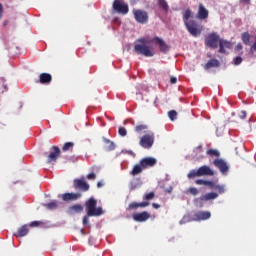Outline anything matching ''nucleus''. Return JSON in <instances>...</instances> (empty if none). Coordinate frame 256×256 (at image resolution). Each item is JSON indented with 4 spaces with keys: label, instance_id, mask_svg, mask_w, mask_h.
Returning <instances> with one entry per match:
<instances>
[{
    "label": "nucleus",
    "instance_id": "a18cd8bd",
    "mask_svg": "<svg viewBox=\"0 0 256 256\" xmlns=\"http://www.w3.org/2000/svg\"><path fill=\"white\" fill-rule=\"evenodd\" d=\"M170 83H171V85H175V84L177 83V77L172 76V77L170 78Z\"/></svg>",
    "mask_w": 256,
    "mask_h": 256
},
{
    "label": "nucleus",
    "instance_id": "f03ea898",
    "mask_svg": "<svg viewBox=\"0 0 256 256\" xmlns=\"http://www.w3.org/2000/svg\"><path fill=\"white\" fill-rule=\"evenodd\" d=\"M192 15H193V12H191V9L188 8L184 11L183 13L184 25L188 33H190L192 37H199V35L203 33V25H201L195 20H189L190 17H192Z\"/></svg>",
    "mask_w": 256,
    "mask_h": 256
},
{
    "label": "nucleus",
    "instance_id": "de8ad7c7",
    "mask_svg": "<svg viewBox=\"0 0 256 256\" xmlns=\"http://www.w3.org/2000/svg\"><path fill=\"white\" fill-rule=\"evenodd\" d=\"M240 3H244V5H250L251 0H240Z\"/></svg>",
    "mask_w": 256,
    "mask_h": 256
},
{
    "label": "nucleus",
    "instance_id": "20e7f679",
    "mask_svg": "<svg viewBox=\"0 0 256 256\" xmlns=\"http://www.w3.org/2000/svg\"><path fill=\"white\" fill-rule=\"evenodd\" d=\"M153 143H155V133L150 131L140 138L139 145L140 147H143V149H151Z\"/></svg>",
    "mask_w": 256,
    "mask_h": 256
},
{
    "label": "nucleus",
    "instance_id": "3c124183",
    "mask_svg": "<svg viewBox=\"0 0 256 256\" xmlns=\"http://www.w3.org/2000/svg\"><path fill=\"white\" fill-rule=\"evenodd\" d=\"M236 49L237 51H241V49H243V45L241 43H238Z\"/></svg>",
    "mask_w": 256,
    "mask_h": 256
},
{
    "label": "nucleus",
    "instance_id": "49530a36",
    "mask_svg": "<svg viewBox=\"0 0 256 256\" xmlns=\"http://www.w3.org/2000/svg\"><path fill=\"white\" fill-rule=\"evenodd\" d=\"M250 51H256V36H255V42L252 44Z\"/></svg>",
    "mask_w": 256,
    "mask_h": 256
},
{
    "label": "nucleus",
    "instance_id": "c85d7f7f",
    "mask_svg": "<svg viewBox=\"0 0 256 256\" xmlns=\"http://www.w3.org/2000/svg\"><path fill=\"white\" fill-rule=\"evenodd\" d=\"M73 147H75V144L73 142H66L62 147V151H71Z\"/></svg>",
    "mask_w": 256,
    "mask_h": 256
},
{
    "label": "nucleus",
    "instance_id": "dca6fc26",
    "mask_svg": "<svg viewBox=\"0 0 256 256\" xmlns=\"http://www.w3.org/2000/svg\"><path fill=\"white\" fill-rule=\"evenodd\" d=\"M199 177H203L204 175H215V172L207 165L201 166L198 168Z\"/></svg>",
    "mask_w": 256,
    "mask_h": 256
},
{
    "label": "nucleus",
    "instance_id": "f8f14e48",
    "mask_svg": "<svg viewBox=\"0 0 256 256\" xmlns=\"http://www.w3.org/2000/svg\"><path fill=\"white\" fill-rule=\"evenodd\" d=\"M139 163L144 169H149V167H155V165H157V159L153 157H145L141 159Z\"/></svg>",
    "mask_w": 256,
    "mask_h": 256
},
{
    "label": "nucleus",
    "instance_id": "c756f323",
    "mask_svg": "<svg viewBox=\"0 0 256 256\" xmlns=\"http://www.w3.org/2000/svg\"><path fill=\"white\" fill-rule=\"evenodd\" d=\"M207 155H209L210 157H220L221 153L218 152V150L215 149H209L207 150Z\"/></svg>",
    "mask_w": 256,
    "mask_h": 256
},
{
    "label": "nucleus",
    "instance_id": "423d86ee",
    "mask_svg": "<svg viewBox=\"0 0 256 256\" xmlns=\"http://www.w3.org/2000/svg\"><path fill=\"white\" fill-rule=\"evenodd\" d=\"M221 39L219 38V34L213 32L210 33L206 39V45L211 49H217L219 47V42Z\"/></svg>",
    "mask_w": 256,
    "mask_h": 256
},
{
    "label": "nucleus",
    "instance_id": "7c9ffc66",
    "mask_svg": "<svg viewBox=\"0 0 256 256\" xmlns=\"http://www.w3.org/2000/svg\"><path fill=\"white\" fill-rule=\"evenodd\" d=\"M146 129H148V126H147V125H145V124H140V125L135 126L134 131H135L136 133H141V131H145Z\"/></svg>",
    "mask_w": 256,
    "mask_h": 256
},
{
    "label": "nucleus",
    "instance_id": "9d476101",
    "mask_svg": "<svg viewBox=\"0 0 256 256\" xmlns=\"http://www.w3.org/2000/svg\"><path fill=\"white\" fill-rule=\"evenodd\" d=\"M196 17L200 21H206V19H209V10L205 8V5L203 4L198 5V12L196 14Z\"/></svg>",
    "mask_w": 256,
    "mask_h": 256
},
{
    "label": "nucleus",
    "instance_id": "6e6552de",
    "mask_svg": "<svg viewBox=\"0 0 256 256\" xmlns=\"http://www.w3.org/2000/svg\"><path fill=\"white\" fill-rule=\"evenodd\" d=\"M213 165L219 169L220 173H222V175H227V173H229V165H227V162L221 158H216L213 161Z\"/></svg>",
    "mask_w": 256,
    "mask_h": 256
},
{
    "label": "nucleus",
    "instance_id": "4468645a",
    "mask_svg": "<svg viewBox=\"0 0 256 256\" xmlns=\"http://www.w3.org/2000/svg\"><path fill=\"white\" fill-rule=\"evenodd\" d=\"M82 194L77 192V193H64L62 194V201H77V199H81Z\"/></svg>",
    "mask_w": 256,
    "mask_h": 256
},
{
    "label": "nucleus",
    "instance_id": "ea45409f",
    "mask_svg": "<svg viewBox=\"0 0 256 256\" xmlns=\"http://www.w3.org/2000/svg\"><path fill=\"white\" fill-rule=\"evenodd\" d=\"M86 179H88L89 181H95V179H97V174L90 173L86 176Z\"/></svg>",
    "mask_w": 256,
    "mask_h": 256
},
{
    "label": "nucleus",
    "instance_id": "37998d69",
    "mask_svg": "<svg viewBox=\"0 0 256 256\" xmlns=\"http://www.w3.org/2000/svg\"><path fill=\"white\" fill-rule=\"evenodd\" d=\"M196 185H206L207 184V180H203V179H197L195 181Z\"/></svg>",
    "mask_w": 256,
    "mask_h": 256
},
{
    "label": "nucleus",
    "instance_id": "5701e85b",
    "mask_svg": "<svg viewBox=\"0 0 256 256\" xmlns=\"http://www.w3.org/2000/svg\"><path fill=\"white\" fill-rule=\"evenodd\" d=\"M104 141V149L105 151H115V142L107 139V138H104L103 139Z\"/></svg>",
    "mask_w": 256,
    "mask_h": 256
},
{
    "label": "nucleus",
    "instance_id": "0eeeda50",
    "mask_svg": "<svg viewBox=\"0 0 256 256\" xmlns=\"http://www.w3.org/2000/svg\"><path fill=\"white\" fill-rule=\"evenodd\" d=\"M134 19L142 25L149 21V14L145 10H133Z\"/></svg>",
    "mask_w": 256,
    "mask_h": 256
},
{
    "label": "nucleus",
    "instance_id": "e433bc0d",
    "mask_svg": "<svg viewBox=\"0 0 256 256\" xmlns=\"http://www.w3.org/2000/svg\"><path fill=\"white\" fill-rule=\"evenodd\" d=\"M216 185H217V184H215L214 181H212V180H206L205 186H206V187H209V189H215Z\"/></svg>",
    "mask_w": 256,
    "mask_h": 256
},
{
    "label": "nucleus",
    "instance_id": "412c9836",
    "mask_svg": "<svg viewBox=\"0 0 256 256\" xmlns=\"http://www.w3.org/2000/svg\"><path fill=\"white\" fill-rule=\"evenodd\" d=\"M143 171H145V168H143V166L141 165V162H139L138 164L134 165V167L130 171V175L135 177L136 175H141Z\"/></svg>",
    "mask_w": 256,
    "mask_h": 256
},
{
    "label": "nucleus",
    "instance_id": "aec40b11",
    "mask_svg": "<svg viewBox=\"0 0 256 256\" xmlns=\"http://www.w3.org/2000/svg\"><path fill=\"white\" fill-rule=\"evenodd\" d=\"M139 207L144 208V207H149V202H132L129 204L128 209L130 211H135V209H139Z\"/></svg>",
    "mask_w": 256,
    "mask_h": 256
},
{
    "label": "nucleus",
    "instance_id": "8fccbe9b",
    "mask_svg": "<svg viewBox=\"0 0 256 256\" xmlns=\"http://www.w3.org/2000/svg\"><path fill=\"white\" fill-rule=\"evenodd\" d=\"M152 207L154 209H160L161 208V205H159L158 203H152Z\"/></svg>",
    "mask_w": 256,
    "mask_h": 256
},
{
    "label": "nucleus",
    "instance_id": "1a4fd4ad",
    "mask_svg": "<svg viewBox=\"0 0 256 256\" xmlns=\"http://www.w3.org/2000/svg\"><path fill=\"white\" fill-rule=\"evenodd\" d=\"M73 186H74V189L79 191H84V192L89 191V188H90L89 184L85 181L84 177L80 179L79 178L74 179Z\"/></svg>",
    "mask_w": 256,
    "mask_h": 256
},
{
    "label": "nucleus",
    "instance_id": "c9c22d12",
    "mask_svg": "<svg viewBox=\"0 0 256 256\" xmlns=\"http://www.w3.org/2000/svg\"><path fill=\"white\" fill-rule=\"evenodd\" d=\"M194 153L197 157H201V153H203V146L199 145L194 149Z\"/></svg>",
    "mask_w": 256,
    "mask_h": 256
},
{
    "label": "nucleus",
    "instance_id": "4c0bfd02",
    "mask_svg": "<svg viewBox=\"0 0 256 256\" xmlns=\"http://www.w3.org/2000/svg\"><path fill=\"white\" fill-rule=\"evenodd\" d=\"M220 195H223L225 193V185H216L215 188Z\"/></svg>",
    "mask_w": 256,
    "mask_h": 256
},
{
    "label": "nucleus",
    "instance_id": "6ab92c4d",
    "mask_svg": "<svg viewBox=\"0 0 256 256\" xmlns=\"http://www.w3.org/2000/svg\"><path fill=\"white\" fill-rule=\"evenodd\" d=\"M233 44L227 40L220 39L219 41V53H225V49H231Z\"/></svg>",
    "mask_w": 256,
    "mask_h": 256
},
{
    "label": "nucleus",
    "instance_id": "72a5a7b5",
    "mask_svg": "<svg viewBox=\"0 0 256 256\" xmlns=\"http://www.w3.org/2000/svg\"><path fill=\"white\" fill-rule=\"evenodd\" d=\"M168 117L169 119H171L172 121H175V119H177V111L175 110H171L168 112Z\"/></svg>",
    "mask_w": 256,
    "mask_h": 256
},
{
    "label": "nucleus",
    "instance_id": "393cba45",
    "mask_svg": "<svg viewBox=\"0 0 256 256\" xmlns=\"http://www.w3.org/2000/svg\"><path fill=\"white\" fill-rule=\"evenodd\" d=\"M157 5L164 11V13H169V4L167 0H157Z\"/></svg>",
    "mask_w": 256,
    "mask_h": 256
},
{
    "label": "nucleus",
    "instance_id": "2eb2a0df",
    "mask_svg": "<svg viewBox=\"0 0 256 256\" xmlns=\"http://www.w3.org/2000/svg\"><path fill=\"white\" fill-rule=\"evenodd\" d=\"M196 221H207V219H211V212L209 211H199L195 215Z\"/></svg>",
    "mask_w": 256,
    "mask_h": 256
},
{
    "label": "nucleus",
    "instance_id": "a878e982",
    "mask_svg": "<svg viewBox=\"0 0 256 256\" xmlns=\"http://www.w3.org/2000/svg\"><path fill=\"white\" fill-rule=\"evenodd\" d=\"M241 40L244 45H251V34H249V32H243L241 35Z\"/></svg>",
    "mask_w": 256,
    "mask_h": 256
},
{
    "label": "nucleus",
    "instance_id": "473e14b6",
    "mask_svg": "<svg viewBox=\"0 0 256 256\" xmlns=\"http://www.w3.org/2000/svg\"><path fill=\"white\" fill-rule=\"evenodd\" d=\"M187 177L188 179H195V177H199L198 170H191Z\"/></svg>",
    "mask_w": 256,
    "mask_h": 256
},
{
    "label": "nucleus",
    "instance_id": "f3484780",
    "mask_svg": "<svg viewBox=\"0 0 256 256\" xmlns=\"http://www.w3.org/2000/svg\"><path fill=\"white\" fill-rule=\"evenodd\" d=\"M217 197H219L217 192H210L200 196L196 201H213L214 199H217Z\"/></svg>",
    "mask_w": 256,
    "mask_h": 256
},
{
    "label": "nucleus",
    "instance_id": "7ed1b4c3",
    "mask_svg": "<svg viewBox=\"0 0 256 256\" xmlns=\"http://www.w3.org/2000/svg\"><path fill=\"white\" fill-rule=\"evenodd\" d=\"M85 209L87 215L83 217V225H89V217H101L105 213L102 207H97V200L94 197L85 202Z\"/></svg>",
    "mask_w": 256,
    "mask_h": 256
},
{
    "label": "nucleus",
    "instance_id": "58836bf2",
    "mask_svg": "<svg viewBox=\"0 0 256 256\" xmlns=\"http://www.w3.org/2000/svg\"><path fill=\"white\" fill-rule=\"evenodd\" d=\"M118 133H119V135H120L121 137H125V136H127V129H125V127H120V128L118 129Z\"/></svg>",
    "mask_w": 256,
    "mask_h": 256
},
{
    "label": "nucleus",
    "instance_id": "a19ab883",
    "mask_svg": "<svg viewBox=\"0 0 256 256\" xmlns=\"http://www.w3.org/2000/svg\"><path fill=\"white\" fill-rule=\"evenodd\" d=\"M39 225H43V222L41 221H32L29 224V227H39Z\"/></svg>",
    "mask_w": 256,
    "mask_h": 256
},
{
    "label": "nucleus",
    "instance_id": "f704fd0d",
    "mask_svg": "<svg viewBox=\"0 0 256 256\" xmlns=\"http://www.w3.org/2000/svg\"><path fill=\"white\" fill-rule=\"evenodd\" d=\"M187 193H190V195H199V189L195 188V187H190L188 190H187Z\"/></svg>",
    "mask_w": 256,
    "mask_h": 256
},
{
    "label": "nucleus",
    "instance_id": "2f4dec72",
    "mask_svg": "<svg viewBox=\"0 0 256 256\" xmlns=\"http://www.w3.org/2000/svg\"><path fill=\"white\" fill-rule=\"evenodd\" d=\"M144 201H152V199H155V192H150L145 194L143 197Z\"/></svg>",
    "mask_w": 256,
    "mask_h": 256
},
{
    "label": "nucleus",
    "instance_id": "39448f33",
    "mask_svg": "<svg viewBox=\"0 0 256 256\" xmlns=\"http://www.w3.org/2000/svg\"><path fill=\"white\" fill-rule=\"evenodd\" d=\"M112 8L115 13H119L120 15H127L129 13V5L123 2V0H114Z\"/></svg>",
    "mask_w": 256,
    "mask_h": 256
},
{
    "label": "nucleus",
    "instance_id": "6e6d98bb",
    "mask_svg": "<svg viewBox=\"0 0 256 256\" xmlns=\"http://www.w3.org/2000/svg\"><path fill=\"white\" fill-rule=\"evenodd\" d=\"M200 207H203V203H201Z\"/></svg>",
    "mask_w": 256,
    "mask_h": 256
},
{
    "label": "nucleus",
    "instance_id": "5fc2aeb1",
    "mask_svg": "<svg viewBox=\"0 0 256 256\" xmlns=\"http://www.w3.org/2000/svg\"><path fill=\"white\" fill-rule=\"evenodd\" d=\"M102 186H103V183H101V182H98V183H97L98 189L101 188Z\"/></svg>",
    "mask_w": 256,
    "mask_h": 256
},
{
    "label": "nucleus",
    "instance_id": "603ef678",
    "mask_svg": "<svg viewBox=\"0 0 256 256\" xmlns=\"http://www.w3.org/2000/svg\"><path fill=\"white\" fill-rule=\"evenodd\" d=\"M3 25H4V27H7V25H9V20H5V21L3 22Z\"/></svg>",
    "mask_w": 256,
    "mask_h": 256
},
{
    "label": "nucleus",
    "instance_id": "79ce46f5",
    "mask_svg": "<svg viewBox=\"0 0 256 256\" xmlns=\"http://www.w3.org/2000/svg\"><path fill=\"white\" fill-rule=\"evenodd\" d=\"M241 63H243V58H241L240 56H237L234 59V65H241Z\"/></svg>",
    "mask_w": 256,
    "mask_h": 256
},
{
    "label": "nucleus",
    "instance_id": "bb28decb",
    "mask_svg": "<svg viewBox=\"0 0 256 256\" xmlns=\"http://www.w3.org/2000/svg\"><path fill=\"white\" fill-rule=\"evenodd\" d=\"M70 211H72V213H82L83 212V206L81 204H76L71 206Z\"/></svg>",
    "mask_w": 256,
    "mask_h": 256
},
{
    "label": "nucleus",
    "instance_id": "4be33fe9",
    "mask_svg": "<svg viewBox=\"0 0 256 256\" xmlns=\"http://www.w3.org/2000/svg\"><path fill=\"white\" fill-rule=\"evenodd\" d=\"M220 65L221 63L219 62V60L211 59L205 64L204 69L206 71H209V69H213V67H219Z\"/></svg>",
    "mask_w": 256,
    "mask_h": 256
},
{
    "label": "nucleus",
    "instance_id": "9b49d317",
    "mask_svg": "<svg viewBox=\"0 0 256 256\" xmlns=\"http://www.w3.org/2000/svg\"><path fill=\"white\" fill-rule=\"evenodd\" d=\"M59 155H61V149L57 146H52L50 149V154L48 155V163H53L59 159Z\"/></svg>",
    "mask_w": 256,
    "mask_h": 256
},
{
    "label": "nucleus",
    "instance_id": "f257e3e1",
    "mask_svg": "<svg viewBox=\"0 0 256 256\" xmlns=\"http://www.w3.org/2000/svg\"><path fill=\"white\" fill-rule=\"evenodd\" d=\"M137 44L134 45V51L137 55H143L144 57H153L155 53L151 51V48L147 45H151L153 43L154 45L159 46V50L161 53H169V45L165 43V40L160 38L159 36H155L154 38H138Z\"/></svg>",
    "mask_w": 256,
    "mask_h": 256
},
{
    "label": "nucleus",
    "instance_id": "ddd939ff",
    "mask_svg": "<svg viewBox=\"0 0 256 256\" xmlns=\"http://www.w3.org/2000/svg\"><path fill=\"white\" fill-rule=\"evenodd\" d=\"M134 221H137V223H145L148 219H151V214L149 212L144 211L140 213L133 214Z\"/></svg>",
    "mask_w": 256,
    "mask_h": 256
},
{
    "label": "nucleus",
    "instance_id": "b1692460",
    "mask_svg": "<svg viewBox=\"0 0 256 256\" xmlns=\"http://www.w3.org/2000/svg\"><path fill=\"white\" fill-rule=\"evenodd\" d=\"M29 234V228L27 225H23L21 228L18 229L17 233H14L15 237H25Z\"/></svg>",
    "mask_w": 256,
    "mask_h": 256
},
{
    "label": "nucleus",
    "instance_id": "c03bdc74",
    "mask_svg": "<svg viewBox=\"0 0 256 256\" xmlns=\"http://www.w3.org/2000/svg\"><path fill=\"white\" fill-rule=\"evenodd\" d=\"M239 117L241 119H246L247 118V112L245 110H242L240 113H239Z\"/></svg>",
    "mask_w": 256,
    "mask_h": 256
},
{
    "label": "nucleus",
    "instance_id": "09e8293b",
    "mask_svg": "<svg viewBox=\"0 0 256 256\" xmlns=\"http://www.w3.org/2000/svg\"><path fill=\"white\" fill-rule=\"evenodd\" d=\"M0 19H3V4L0 3Z\"/></svg>",
    "mask_w": 256,
    "mask_h": 256
},
{
    "label": "nucleus",
    "instance_id": "a211bd4d",
    "mask_svg": "<svg viewBox=\"0 0 256 256\" xmlns=\"http://www.w3.org/2000/svg\"><path fill=\"white\" fill-rule=\"evenodd\" d=\"M39 81L42 85H49L53 81V76L49 73H41L39 76Z\"/></svg>",
    "mask_w": 256,
    "mask_h": 256
},
{
    "label": "nucleus",
    "instance_id": "cd10ccee",
    "mask_svg": "<svg viewBox=\"0 0 256 256\" xmlns=\"http://www.w3.org/2000/svg\"><path fill=\"white\" fill-rule=\"evenodd\" d=\"M44 207H46V209H50V210L57 209V207H59V202L52 201L50 203L44 204Z\"/></svg>",
    "mask_w": 256,
    "mask_h": 256
},
{
    "label": "nucleus",
    "instance_id": "864d4df0",
    "mask_svg": "<svg viewBox=\"0 0 256 256\" xmlns=\"http://www.w3.org/2000/svg\"><path fill=\"white\" fill-rule=\"evenodd\" d=\"M138 1H139V0H130V3H131L132 5H135V3H138Z\"/></svg>",
    "mask_w": 256,
    "mask_h": 256
}]
</instances>
